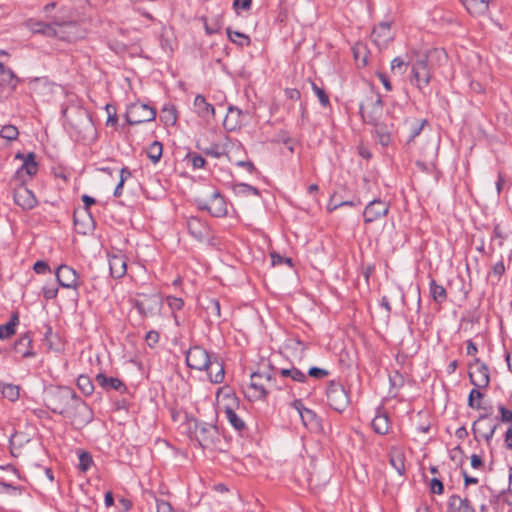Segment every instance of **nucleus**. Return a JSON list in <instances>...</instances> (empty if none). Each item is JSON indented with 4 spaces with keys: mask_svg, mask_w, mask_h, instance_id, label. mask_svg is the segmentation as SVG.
<instances>
[{
    "mask_svg": "<svg viewBox=\"0 0 512 512\" xmlns=\"http://www.w3.org/2000/svg\"><path fill=\"white\" fill-rule=\"evenodd\" d=\"M96 381L106 389L120 391L124 387L123 383L118 378H108L102 373L96 376Z\"/></svg>",
    "mask_w": 512,
    "mask_h": 512,
    "instance_id": "nucleus-34",
    "label": "nucleus"
},
{
    "mask_svg": "<svg viewBox=\"0 0 512 512\" xmlns=\"http://www.w3.org/2000/svg\"><path fill=\"white\" fill-rule=\"evenodd\" d=\"M496 428L495 420L488 416H481L474 422L472 430L476 438H482L488 442L492 439Z\"/></svg>",
    "mask_w": 512,
    "mask_h": 512,
    "instance_id": "nucleus-15",
    "label": "nucleus"
},
{
    "mask_svg": "<svg viewBox=\"0 0 512 512\" xmlns=\"http://www.w3.org/2000/svg\"><path fill=\"white\" fill-rule=\"evenodd\" d=\"M328 404L335 411L342 412L349 404V397L340 383L332 382L327 389Z\"/></svg>",
    "mask_w": 512,
    "mask_h": 512,
    "instance_id": "nucleus-8",
    "label": "nucleus"
},
{
    "mask_svg": "<svg viewBox=\"0 0 512 512\" xmlns=\"http://www.w3.org/2000/svg\"><path fill=\"white\" fill-rule=\"evenodd\" d=\"M389 211V205L381 200L371 201L364 209L363 216L365 223H370L377 220L380 217L387 215Z\"/></svg>",
    "mask_w": 512,
    "mask_h": 512,
    "instance_id": "nucleus-18",
    "label": "nucleus"
},
{
    "mask_svg": "<svg viewBox=\"0 0 512 512\" xmlns=\"http://www.w3.org/2000/svg\"><path fill=\"white\" fill-rule=\"evenodd\" d=\"M198 206L215 217H222L227 213L226 203L218 192H213L207 201L199 200Z\"/></svg>",
    "mask_w": 512,
    "mask_h": 512,
    "instance_id": "nucleus-11",
    "label": "nucleus"
},
{
    "mask_svg": "<svg viewBox=\"0 0 512 512\" xmlns=\"http://www.w3.org/2000/svg\"><path fill=\"white\" fill-rule=\"evenodd\" d=\"M31 344V339L28 336L21 337L14 345V349L18 353H22L23 357H31L34 353L27 349Z\"/></svg>",
    "mask_w": 512,
    "mask_h": 512,
    "instance_id": "nucleus-39",
    "label": "nucleus"
},
{
    "mask_svg": "<svg viewBox=\"0 0 512 512\" xmlns=\"http://www.w3.org/2000/svg\"><path fill=\"white\" fill-rule=\"evenodd\" d=\"M64 417L67 418L71 424L76 428H81L92 420L91 409L79 398L72 410L66 412Z\"/></svg>",
    "mask_w": 512,
    "mask_h": 512,
    "instance_id": "nucleus-5",
    "label": "nucleus"
},
{
    "mask_svg": "<svg viewBox=\"0 0 512 512\" xmlns=\"http://www.w3.org/2000/svg\"><path fill=\"white\" fill-rule=\"evenodd\" d=\"M206 370L211 382L221 383L223 381L225 371L223 364L218 359H212Z\"/></svg>",
    "mask_w": 512,
    "mask_h": 512,
    "instance_id": "nucleus-28",
    "label": "nucleus"
},
{
    "mask_svg": "<svg viewBox=\"0 0 512 512\" xmlns=\"http://www.w3.org/2000/svg\"><path fill=\"white\" fill-rule=\"evenodd\" d=\"M292 407L299 413L303 425L310 430H317L320 427L319 419L314 411L306 408L301 400H294Z\"/></svg>",
    "mask_w": 512,
    "mask_h": 512,
    "instance_id": "nucleus-17",
    "label": "nucleus"
},
{
    "mask_svg": "<svg viewBox=\"0 0 512 512\" xmlns=\"http://www.w3.org/2000/svg\"><path fill=\"white\" fill-rule=\"evenodd\" d=\"M448 512H471V508L467 499L452 496L449 499Z\"/></svg>",
    "mask_w": 512,
    "mask_h": 512,
    "instance_id": "nucleus-33",
    "label": "nucleus"
},
{
    "mask_svg": "<svg viewBox=\"0 0 512 512\" xmlns=\"http://www.w3.org/2000/svg\"><path fill=\"white\" fill-rule=\"evenodd\" d=\"M238 192H239V194H244V195H253V196L259 195V192L255 187L247 185V184L238 185Z\"/></svg>",
    "mask_w": 512,
    "mask_h": 512,
    "instance_id": "nucleus-56",
    "label": "nucleus"
},
{
    "mask_svg": "<svg viewBox=\"0 0 512 512\" xmlns=\"http://www.w3.org/2000/svg\"><path fill=\"white\" fill-rule=\"evenodd\" d=\"M271 377L267 373L255 372L251 374L250 383L244 388V393L250 401L261 400L266 397Z\"/></svg>",
    "mask_w": 512,
    "mask_h": 512,
    "instance_id": "nucleus-2",
    "label": "nucleus"
},
{
    "mask_svg": "<svg viewBox=\"0 0 512 512\" xmlns=\"http://www.w3.org/2000/svg\"><path fill=\"white\" fill-rule=\"evenodd\" d=\"M482 393L478 390V389H473L470 394H469V398H468V405L472 408H477L479 409L480 408V404L477 403L475 404L474 403V399H481L482 398Z\"/></svg>",
    "mask_w": 512,
    "mask_h": 512,
    "instance_id": "nucleus-57",
    "label": "nucleus"
},
{
    "mask_svg": "<svg viewBox=\"0 0 512 512\" xmlns=\"http://www.w3.org/2000/svg\"><path fill=\"white\" fill-rule=\"evenodd\" d=\"M430 489L435 494H442L443 493V484L439 479L433 478L430 482Z\"/></svg>",
    "mask_w": 512,
    "mask_h": 512,
    "instance_id": "nucleus-61",
    "label": "nucleus"
},
{
    "mask_svg": "<svg viewBox=\"0 0 512 512\" xmlns=\"http://www.w3.org/2000/svg\"><path fill=\"white\" fill-rule=\"evenodd\" d=\"M79 397L68 387H59L51 390L48 396V407L54 412L62 416L66 412H70Z\"/></svg>",
    "mask_w": 512,
    "mask_h": 512,
    "instance_id": "nucleus-1",
    "label": "nucleus"
},
{
    "mask_svg": "<svg viewBox=\"0 0 512 512\" xmlns=\"http://www.w3.org/2000/svg\"><path fill=\"white\" fill-rule=\"evenodd\" d=\"M18 323V316L13 315L11 320L0 326V339L9 338L11 335L15 333V327Z\"/></svg>",
    "mask_w": 512,
    "mask_h": 512,
    "instance_id": "nucleus-40",
    "label": "nucleus"
},
{
    "mask_svg": "<svg viewBox=\"0 0 512 512\" xmlns=\"http://www.w3.org/2000/svg\"><path fill=\"white\" fill-rule=\"evenodd\" d=\"M92 462V456L88 452L79 454V468L81 471L86 472L91 467Z\"/></svg>",
    "mask_w": 512,
    "mask_h": 512,
    "instance_id": "nucleus-52",
    "label": "nucleus"
},
{
    "mask_svg": "<svg viewBox=\"0 0 512 512\" xmlns=\"http://www.w3.org/2000/svg\"><path fill=\"white\" fill-rule=\"evenodd\" d=\"M239 408V400L229 388H221L217 393V409L219 412L231 413Z\"/></svg>",
    "mask_w": 512,
    "mask_h": 512,
    "instance_id": "nucleus-14",
    "label": "nucleus"
},
{
    "mask_svg": "<svg viewBox=\"0 0 512 512\" xmlns=\"http://www.w3.org/2000/svg\"><path fill=\"white\" fill-rule=\"evenodd\" d=\"M125 117L130 125H136L153 121L156 117V110L147 104L136 102L127 108Z\"/></svg>",
    "mask_w": 512,
    "mask_h": 512,
    "instance_id": "nucleus-4",
    "label": "nucleus"
},
{
    "mask_svg": "<svg viewBox=\"0 0 512 512\" xmlns=\"http://www.w3.org/2000/svg\"><path fill=\"white\" fill-rule=\"evenodd\" d=\"M499 411L503 422H512V411L506 409L504 406H500Z\"/></svg>",
    "mask_w": 512,
    "mask_h": 512,
    "instance_id": "nucleus-64",
    "label": "nucleus"
},
{
    "mask_svg": "<svg viewBox=\"0 0 512 512\" xmlns=\"http://www.w3.org/2000/svg\"><path fill=\"white\" fill-rule=\"evenodd\" d=\"M27 26L33 33H40L48 37L57 36L58 30L51 24H46L37 20H29Z\"/></svg>",
    "mask_w": 512,
    "mask_h": 512,
    "instance_id": "nucleus-25",
    "label": "nucleus"
},
{
    "mask_svg": "<svg viewBox=\"0 0 512 512\" xmlns=\"http://www.w3.org/2000/svg\"><path fill=\"white\" fill-rule=\"evenodd\" d=\"M227 34L230 40L239 46H247L250 43L249 38L237 31H232L231 29H227Z\"/></svg>",
    "mask_w": 512,
    "mask_h": 512,
    "instance_id": "nucleus-45",
    "label": "nucleus"
},
{
    "mask_svg": "<svg viewBox=\"0 0 512 512\" xmlns=\"http://www.w3.org/2000/svg\"><path fill=\"white\" fill-rule=\"evenodd\" d=\"M77 386L85 395H90L94 390V386L90 378L84 375H80L78 377Z\"/></svg>",
    "mask_w": 512,
    "mask_h": 512,
    "instance_id": "nucleus-44",
    "label": "nucleus"
},
{
    "mask_svg": "<svg viewBox=\"0 0 512 512\" xmlns=\"http://www.w3.org/2000/svg\"><path fill=\"white\" fill-rule=\"evenodd\" d=\"M16 158L22 159L23 164L21 168L17 170L15 178L19 179L20 182L23 183L25 182L23 173L25 172L29 178L34 176L38 171V164L35 161L34 153H29L27 156H23L22 154L18 153Z\"/></svg>",
    "mask_w": 512,
    "mask_h": 512,
    "instance_id": "nucleus-20",
    "label": "nucleus"
},
{
    "mask_svg": "<svg viewBox=\"0 0 512 512\" xmlns=\"http://www.w3.org/2000/svg\"><path fill=\"white\" fill-rule=\"evenodd\" d=\"M14 202L23 210H30L37 204L34 193L22 184L14 190Z\"/></svg>",
    "mask_w": 512,
    "mask_h": 512,
    "instance_id": "nucleus-19",
    "label": "nucleus"
},
{
    "mask_svg": "<svg viewBox=\"0 0 512 512\" xmlns=\"http://www.w3.org/2000/svg\"><path fill=\"white\" fill-rule=\"evenodd\" d=\"M19 131L14 125H5L0 131V136L6 140L13 141L18 137Z\"/></svg>",
    "mask_w": 512,
    "mask_h": 512,
    "instance_id": "nucleus-47",
    "label": "nucleus"
},
{
    "mask_svg": "<svg viewBox=\"0 0 512 512\" xmlns=\"http://www.w3.org/2000/svg\"><path fill=\"white\" fill-rule=\"evenodd\" d=\"M439 136L436 133H431L428 141V150L432 155H436L439 147Z\"/></svg>",
    "mask_w": 512,
    "mask_h": 512,
    "instance_id": "nucleus-55",
    "label": "nucleus"
},
{
    "mask_svg": "<svg viewBox=\"0 0 512 512\" xmlns=\"http://www.w3.org/2000/svg\"><path fill=\"white\" fill-rule=\"evenodd\" d=\"M241 150L239 144H230V149H226V157L229 161L235 162L237 166L245 167L248 171L253 172L255 170L254 164L251 161L239 160L237 153Z\"/></svg>",
    "mask_w": 512,
    "mask_h": 512,
    "instance_id": "nucleus-26",
    "label": "nucleus"
},
{
    "mask_svg": "<svg viewBox=\"0 0 512 512\" xmlns=\"http://www.w3.org/2000/svg\"><path fill=\"white\" fill-rule=\"evenodd\" d=\"M194 108L201 118L207 119L214 115V107L209 104L202 95H197L195 97Z\"/></svg>",
    "mask_w": 512,
    "mask_h": 512,
    "instance_id": "nucleus-29",
    "label": "nucleus"
},
{
    "mask_svg": "<svg viewBox=\"0 0 512 512\" xmlns=\"http://www.w3.org/2000/svg\"><path fill=\"white\" fill-rule=\"evenodd\" d=\"M135 305L142 315L152 317L160 313L162 301L157 295H144Z\"/></svg>",
    "mask_w": 512,
    "mask_h": 512,
    "instance_id": "nucleus-12",
    "label": "nucleus"
},
{
    "mask_svg": "<svg viewBox=\"0 0 512 512\" xmlns=\"http://www.w3.org/2000/svg\"><path fill=\"white\" fill-rule=\"evenodd\" d=\"M147 155L153 163L158 162L162 156V144L158 141H154L148 147Z\"/></svg>",
    "mask_w": 512,
    "mask_h": 512,
    "instance_id": "nucleus-42",
    "label": "nucleus"
},
{
    "mask_svg": "<svg viewBox=\"0 0 512 512\" xmlns=\"http://www.w3.org/2000/svg\"><path fill=\"white\" fill-rule=\"evenodd\" d=\"M372 427L374 431L378 434L384 435L389 430V420L387 415L379 414L376 415L372 421Z\"/></svg>",
    "mask_w": 512,
    "mask_h": 512,
    "instance_id": "nucleus-35",
    "label": "nucleus"
},
{
    "mask_svg": "<svg viewBox=\"0 0 512 512\" xmlns=\"http://www.w3.org/2000/svg\"><path fill=\"white\" fill-rule=\"evenodd\" d=\"M472 15H484L488 11L490 0H461Z\"/></svg>",
    "mask_w": 512,
    "mask_h": 512,
    "instance_id": "nucleus-27",
    "label": "nucleus"
},
{
    "mask_svg": "<svg viewBox=\"0 0 512 512\" xmlns=\"http://www.w3.org/2000/svg\"><path fill=\"white\" fill-rule=\"evenodd\" d=\"M412 78L411 82L419 89H423L428 85L431 79V72L428 67L427 57L421 56L412 64Z\"/></svg>",
    "mask_w": 512,
    "mask_h": 512,
    "instance_id": "nucleus-9",
    "label": "nucleus"
},
{
    "mask_svg": "<svg viewBox=\"0 0 512 512\" xmlns=\"http://www.w3.org/2000/svg\"><path fill=\"white\" fill-rule=\"evenodd\" d=\"M360 113L364 120L376 124L382 114V101L379 95L371 93L360 104Z\"/></svg>",
    "mask_w": 512,
    "mask_h": 512,
    "instance_id": "nucleus-7",
    "label": "nucleus"
},
{
    "mask_svg": "<svg viewBox=\"0 0 512 512\" xmlns=\"http://www.w3.org/2000/svg\"><path fill=\"white\" fill-rule=\"evenodd\" d=\"M80 214H82L83 219H79V214L75 212L74 214V224L81 234H88L94 228V221L90 215V212L87 210H83Z\"/></svg>",
    "mask_w": 512,
    "mask_h": 512,
    "instance_id": "nucleus-24",
    "label": "nucleus"
},
{
    "mask_svg": "<svg viewBox=\"0 0 512 512\" xmlns=\"http://www.w3.org/2000/svg\"><path fill=\"white\" fill-rule=\"evenodd\" d=\"M312 87L315 94L318 96L320 103L324 106H327L329 104V99L325 92L314 83L312 84Z\"/></svg>",
    "mask_w": 512,
    "mask_h": 512,
    "instance_id": "nucleus-59",
    "label": "nucleus"
},
{
    "mask_svg": "<svg viewBox=\"0 0 512 512\" xmlns=\"http://www.w3.org/2000/svg\"><path fill=\"white\" fill-rule=\"evenodd\" d=\"M249 114L243 112L237 107L230 106L228 113L223 121V126L227 131H235L246 124Z\"/></svg>",
    "mask_w": 512,
    "mask_h": 512,
    "instance_id": "nucleus-16",
    "label": "nucleus"
},
{
    "mask_svg": "<svg viewBox=\"0 0 512 512\" xmlns=\"http://www.w3.org/2000/svg\"><path fill=\"white\" fill-rule=\"evenodd\" d=\"M30 444V439L24 433H15L10 438L11 454L15 457L21 455V448Z\"/></svg>",
    "mask_w": 512,
    "mask_h": 512,
    "instance_id": "nucleus-31",
    "label": "nucleus"
},
{
    "mask_svg": "<svg viewBox=\"0 0 512 512\" xmlns=\"http://www.w3.org/2000/svg\"><path fill=\"white\" fill-rule=\"evenodd\" d=\"M58 283L64 288L77 287V273L67 265H60L56 271Z\"/></svg>",
    "mask_w": 512,
    "mask_h": 512,
    "instance_id": "nucleus-22",
    "label": "nucleus"
},
{
    "mask_svg": "<svg viewBox=\"0 0 512 512\" xmlns=\"http://www.w3.org/2000/svg\"><path fill=\"white\" fill-rule=\"evenodd\" d=\"M308 374L314 378H323L328 375V372L321 368L312 367L309 369Z\"/></svg>",
    "mask_w": 512,
    "mask_h": 512,
    "instance_id": "nucleus-62",
    "label": "nucleus"
},
{
    "mask_svg": "<svg viewBox=\"0 0 512 512\" xmlns=\"http://www.w3.org/2000/svg\"><path fill=\"white\" fill-rule=\"evenodd\" d=\"M211 360L206 350L199 346L189 349L186 355L187 365L196 370H206Z\"/></svg>",
    "mask_w": 512,
    "mask_h": 512,
    "instance_id": "nucleus-13",
    "label": "nucleus"
},
{
    "mask_svg": "<svg viewBox=\"0 0 512 512\" xmlns=\"http://www.w3.org/2000/svg\"><path fill=\"white\" fill-rule=\"evenodd\" d=\"M469 378L476 388H486L490 381L488 367L479 359H475L469 367Z\"/></svg>",
    "mask_w": 512,
    "mask_h": 512,
    "instance_id": "nucleus-10",
    "label": "nucleus"
},
{
    "mask_svg": "<svg viewBox=\"0 0 512 512\" xmlns=\"http://www.w3.org/2000/svg\"><path fill=\"white\" fill-rule=\"evenodd\" d=\"M427 125L426 120H416L410 126L409 138L407 143L410 144L421 133L424 126Z\"/></svg>",
    "mask_w": 512,
    "mask_h": 512,
    "instance_id": "nucleus-43",
    "label": "nucleus"
},
{
    "mask_svg": "<svg viewBox=\"0 0 512 512\" xmlns=\"http://www.w3.org/2000/svg\"><path fill=\"white\" fill-rule=\"evenodd\" d=\"M188 230L196 239H202L207 234L206 225L196 217H191L187 222Z\"/></svg>",
    "mask_w": 512,
    "mask_h": 512,
    "instance_id": "nucleus-32",
    "label": "nucleus"
},
{
    "mask_svg": "<svg viewBox=\"0 0 512 512\" xmlns=\"http://www.w3.org/2000/svg\"><path fill=\"white\" fill-rule=\"evenodd\" d=\"M16 84L13 72L0 62V88L14 87Z\"/></svg>",
    "mask_w": 512,
    "mask_h": 512,
    "instance_id": "nucleus-36",
    "label": "nucleus"
},
{
    "mask_svg": "<svg viewBox=\"0 0 512 512\" xmlns=\"http://www.w3.org/2000/svg\"><path fill=\"white\" fill-rule=\"evenodd\" d=\"M160 120L166 126H173L177 121L176 109L173 106H165L160 115Z\"/></svg>",
    "mask_w": 512,
    "mask_h": 512,
    "instance_id": "nucleus-37",
    "label": "nucleus"
},
{
    "mask_svg": "<svg viewBox=\"0 0 512 512\" xmlns=\"http://www.w3.org/2000/svg\"><path fill=\"white\" fill-rule=\"evenodd\" d=\"M64 417L67 418L71 424L76 428H81L92 420L91 409L79 398L72 410L66 412Z\"/></svg>",
    "mask_w": 512,
    "mask_h": 512,
    "instance_id": "nucleus-6",
    "label": "nucleus"
},
{
    "mask_svg": "<svg viewBox=\"0 0 512 512\" xmlns=\"http://www.w3.org/2000/svg\"><path fill=\"white\" fill-rule=\"evenodd\" d=\"M371 38L379 48L386 47L393 39L390 23H380L372 31Z\"/></svg>",
    "mask_w": 512,
    "mask_h": 512,
    "instance_id": "nucleus-21",
    "label": "nucleus"
},
{
    "mask_svg": "<svg viewBox=\"0 0 512 512\" xmlns=\"http://www.w3.org/2000/svg\"><path fill=\"white\" fill-rule=\"evenodd\" d=\"M206 312L210 317L219 318L220 317V304L216 299H210L205 306Z\"/></svg>",
    "mask_w": 512,
    "mask_h": 512,
    "instance_id": "nucleus-49",
    "label": "nucleus"
},
{
    "mask_svg": "<svg viewBox=\"0 0 512 512\" xmlns=\"http://www.w3.org/2000/svg\"><path fill=\"white\" fill-rule=\"evenodd\" d=\"M105 110L107 112V126H115L117 124L118 118L116 114V108L113 105L107 104L105 106Z\"/></svg>",
    "mask_w": 512,
    "mask_h": 512,
    "instance_id": "nucleus-54",
    "label": "nucleus"
},
{
    "mask_svg": "<svg viewBox=\"0 0 512 512\" xmlns=\"http://www.w3.org/2000/svg\"><path fill=\"white\" fill-rule=\"evenodd\" d=\"M195 438L202 448L216 449L217 443L220 441L219 431L213 424L196 423Z\"/></svg>",
    "mask_w": 512,
    "mask_h": 512,
    "instance_id": "nucleus-3",
    "label": "nucleus"
},
{
    "mask_svg": "<svg viewBox=\"0 0 512 512\" xmlns=\"http://www.w3.org/2000/svg\"><path fill=\"white\" fill-rule=\"evenodd\" d=\"M109 266L111 275L114 278H121L126 274L127 262L123 254H113L109 256Z\"/></svg>",
    "mask_w": 512,
    "mask_h": 512,
    "instance_id": "nucleus-23",
    "label": "nucleus"
},
{
    "mask_svg": "<svg viewBox=\"0 0 512 512\" xmlns=\"http://www.w3.org/2000/svg\"><path fill=\"white\" fill-rule=\"evenodd\" d=\"M407 68V63L400 57H396L391 62V71L393 74L402 75Z\"/></svg>",
    "mask_w": 512,
    "mask_h": 512,
    "instance_id": "nucleus-50",
    "label": "nucleus"
},
{
    "mask_svg": "<svg viewBox=\"0 0 512 512\" xmlns=\"http://www.w3.org/2000/svg\"><path fill=\"white\" fill-rule=\"evenodd\" d=\"M0 391L10 401H15L19 397V387L12 384H0Z\"/></svg>",
    "mask_w": 512,
    "mask_h": 512,
    "instance_id": "nucleus-41",
    "label": "nucleus"
},
{
    "mask_svg": "<svg viewBox=\"0 0 512 512\" xmlns=\"http://www.w3.org/2000/svg\"><path fill=\"white\" fill-rule=\"evenodd\" d=\"M376 125V134L378 136L379 142L383 146H387L391 141V133L388 129L379 126L377 123Z\"/></svg>",
    "mask_w": 512,
    "mask_h": 512,
    "instance_id": "nucleus-48",
    "label": "nucleus"
},
{
    "mask_svg": "<svg viewBox=\"0 0 512 512\" xmlns=\"http://www.w3.org/2000/svg\"><path fill=\"white\" fill-rule=\"evenodd\" d=\"M404 460L405 458L402 449L398 447L391 448L389 462L391 466L399 473V475H403L405 472Z\"/></svg>",
    "mask_w": 512,
    "mask_h": 512,
    "instance_id": "nucleus-30",
    "label": "nucleus"
},
{
    "mask_svg": "<svg viewBox=\"0 0 512 512\" xmlns=\"http://www.w3.org/2000/svg\"><path fill=\"white\" fill-rule=\"evenodd\" d=\"M252 0H234L233 8L236 12L239 10H248L251 6Z\"/></svg>",
    "mask_w": 512,
    "mask_h": 512,
    "instance_id": "nucleus-60",
    "label": "nucleus"
},
{
    "mask_svg": "<svg viewBox=\"0 0 512 512\" xmlns=\"http://www.w3.org/2000/svg\"><path fill=\"white\" fill-rule=\"evenodd\" d=\"M167 300H168L169 306L172 309L180 310L184 305V302L181 298L168 297Z\"/></svg>",
    "mask_w": 512,
    "mask_h": 512,
    "instance_id": "nucleus-63",
    "label": "nucleus"
},
{
    "mask_svg": "<svg viewBox=\"0 0 512 512\" xmlns=\"http://www.w3.org/2000/svg\"><path fill=\"white\" fill-rule=\"evenodd\" d=\"M225 415L234 429H236L237 431H241L242 429H244L245 423L241 418H239V416L236 414V411L226 413Z\"/></svg>",
    "mask_w": 512,
    "mask_h": 512,
    "instance_id": "nucleus-51",
    "label": "nucleus"
},
{
    "mask_svg": "<svg viewBox=\"0 0 512 512\" xmlns=\"http://www.w3.org/2000/svg\"><path fill=\"white\" fill-rule=\"evenodd\" d=\"M430 294L433 300L437 303H442L446 300V290L442 285L437 284L434 280L430 281Z\"/></svg>",
    "mask_w": 512,
    "mask_h": 512,
    "instance_id": "nucleus-38",
    "label": "nucleus"
},
{
    "mask_svg": "<svg viewBox=\"0 0 512 512\" xmlns=\"http://www.w3.org/2000/svg\"><path fill=\"white\" fill-rule=\"evenodd\" d=\"M280 374L283 377H290L293 380L298 381V382H304L306 379V375L297 368L282 369L280 371Z\"/></svg>",
    "mask_w": 512,
    "mask_h": 512,
    "instance_id": "nucleus-46",
    "label": "nucleus"
},
{
    "mask_svg": "<svg viewBox=\"0 0 512 512\" xmlns=\"http://www.w3.org/2000/svg\"><path fill=\"white\" fill-rule=\"evenodd\" d=\"M230 144H234L233 142L231 141H227L225 144H224V147L222 149H220L219 146H214V147H211L209 149L206 150V154L207 155H211V156H214L216 158L222 156V155H225L226 156V149L227 147L230 149Z\"/></svg>",
    "mask_w": 512,
    "mask_h": 512,
    "instance_id": "nucleus-53",
    "label": "nucleus"
},
{
    "mask_svg": "<svg viewBox=\"0 0 512 512\" xmlns=\"http://www.w3.org/2000/svg\"><path fill=\"white\" fill-rule=\"evenodd\" d=\"M157 512H175L172 505L165 500H156Z\"/></svg>",
    "mask_w": 512,
    "mask_h": 512,
    "instance_id": "nucleus-58",
    "label": "nucleus"
}]
</instances>
